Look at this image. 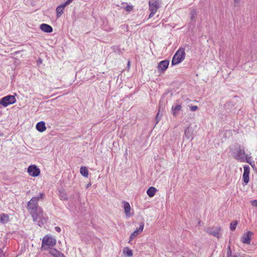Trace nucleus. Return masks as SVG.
Returning a JSON list of instances; mask_svg holds the SVG:
<instances>
[{
    "mask_svg": "<svg viewBox=\"0 0 257 257\" xmlns=\"http://www.w3.org/2000/svg\"><path fill=\"white\" fill-rule=\"evenodd\" d=\"M26 208L32 215L33 220L36 219L38 216L41 215L43 211L42 208L38 206V203L35 202L34 198H32L28 202Z\"/></svg>",
    "mask_w": 257,
    "mask_h": 257,
    "instance_id": "obj_1",
    "label": "nucleus"
},
{
    "mask_svg": "<svg viewBox=\"0 0 257 257\" xmlns=\"http://www.w3.org/2000/svg\"><path fill=\"white\" fill-rule=\"evenodd\" d=\"M233 157L240 162H244L245 150L243 146L239 144H236L234 148L232 150Z\"/></svg>",
    "mask_w": 257,
    "mask_h": 257,
    "instance_id": "obj_2",
    "label": "nucleus"
},
{
    "mask_svg": "<svg viewBox=\"0 0 257 257\" xmlns=\"http://www.w3.org/2000/svg\"><path fill=\"white\" fill-rule=\"evenodd\" d=\"M185 57V49L179 48L174 55L172 60V65H175L181 63Z\"/></svg>",
    "mask_w": 257,
    "mask_h": 257,
    "instance_id": "obj_3",
    "label": "nucleus"
},
{
    "mask_svg": "<svg viewBox=\"0 0 257 257\" xmlns=\"http://www.w3.org/2000/svg\"><path fill=\"white\" fill-rule=\"evenodd\" d=\"M56 243V240L55 238L48 236V235H46L44 236L42 240V247L44 250L48 249L51 248L50 246H53Z\"/></svg>",
    "mask_w": 257,
    "mask_h": 257,
    "instance_id": "obj_4",
    "label": "nucleus"
},
{
    "mask_svg": "<svg viewBox=\"0 0 257 257\" xmlns=\"http://www.w3.org/2000/svg\"><path fill=\"white\" fill-rule=\"evenodd\" d=\"M16 102L15 96L8 95L0 99V104L4 107H7L10 104H13Z\"/></svg>",
    "mask_w": 257,
    "mask_h": 257,
    "instance_id": "obj_5",
    "label": "nucleus"
},
{
    "mask_svg": "<svg viewBox=\"0 0 257 257\" xmlns=\"http://www.w3.org/2000/svg\"><path fill=\"white\" fill-rule=\"evenodd\" d=\"M28 173L32 176L36 177L40 174V170L37 166L31 165L28 168Z\"/></svg>",
    "mask_w": 257,
    "mask_h": 257,
    "instance_id": "obj_6",
    "label": "nucleus"
},
{
    "mask_svg": "<svg viewBox=\"0 0 257 257\" xmlns=\"http://www.w3.org/2000/svg\"><path fill=\"white\" fill-rule=\"evenodd\" d=\"M169 64V61L167 60H164L161 61L158 65L157 69L158 71L160 73H163L168 68Z\"/></svg>",
    "mask_w": 257,
    "mask_h": 257,
    "instance_id": "obj_7",
    "label": "nucleus"
},
{
    "mask_svg": "<svg viewBox=\"0 0 257 257\" xmlns=\"http://www.w3.org/2000/svg\"><path fill=\"white\" fill-rule=\"evenodd\" d=\"M253 232L250 231H247L245 233H244L241 237V241L245 244H250L251 236L253 235Z\"/></svg>",
    "mask_w": 257,
    "mask_h": 257,
    "instance_id": "obj_8",
    "label": "nucleus"
},
{
    "mask_svg": "<svg viewBox=\"0 0 257 257\" xmlns=\"http://www.w3.org/2000/svg\"><path fill=\"white\" fill-rule=\"evenodd\" d=\"M243 173L242 175L243 182L245 184H247L249 180V174L250 172V168L248 165L243 166Z\"/></svg>",
    "mask_w": 257,
    "mask_h": 257,
    "instance_id": "obj_9",
    "label": "nucleus"
},
{
    "mask_svg": "<svg viewBox=\"0 0 257 257\" xmlns=\"http://www.w3.org/2000/svg\"><path fill=\"white\" fill-rule=\"evenodd\" d=\"M149 10L150 11H154L156 13L158 9L160 8V3L159 0H152L149 1Z\"/></svg>",
    "mask_w": 257,
    "mask_h": 257,
    "instance_id": "obj_10",
    "label": "nucleus"
},
{
    "mask_svg": "<svg viewBox=\"0 0 257 257\" xmlns=\"http://www.w3.org/2000/svg\"><path fill=\"white\" fill-rule=\"evenodd\" d=\"M144 223L141 222L140 224V227L135 230L130 235V240H133L135 237H136L139 234L141 233L144 229Z\"/></svg>",
    "mask_w": 257,
    "mask_h": 257,
    "instance_id": "obj_11",
    "label": "nucleus"
},
{
    "mask_svg": "<svg viewBox=\"0 0 257 257\" xmlns=\"http://www.w3.org/2000/svg\"><path fill=\"white\" fill-rule=\"evenodd\" d=\"M34 222H38V225L42 227L46 222V218L44 216L43 211L41 213V215L38 216L37 218L35 220H33Z\"/></svg>",
    "mask_w": 257,
    "mask_h": 257,
    "instance_id": "obj_12",
    "label": "nucleus"
},
{
    "mask_svg": "<svg viewBox=\"0 0 257 257\" xmlns=\"http://www.w3.org/2000/svg\"><path fill=\"white\" fill-rule=\"evenodd\" d=\"M220 228L209 227L207 229V232L209 234L214 235V236L219 238Z\"/></svg>",
    "mask_w": 257,
    "mask_h": 257,
    "instance_id": "obj_13",
    "label": "nucleus"
},
{
    "mask_svg": "<svg viewBox=\"0 0 257 257\" xmlns=\"http://www.w3.org/2000/svg\"><path fill=\"white\" fill-rule=\"evenodd\" d=\"M194 129L192 127L189 126L187 127L184 131L185 136L187 139H192L193 135Z\"/></svg>",
    "mask_w": 257,
    "mask_h": 257,
    "instance_id": "obj_14",
    "label": "nucleus"
},
{
    "mask_svg": "<svg viewBox=\"0 0 257 257\" xmlns=\"http://www.w3.org/2000/svg\"><path fill=\"white\" fill-rule=\"evenodd\" d=\"M40 29L46 33H51L53 31L52 27L46 24H42L40 26Z\"/></svg>",
    "mask_w": 257,
    "mask_h": 257,
    "instance_id": "obj_15",
    "label": "nucleus"
},
{
    "mask_svg": "<svg viewBox=\"0 0 257 257\" xmlns=\"http://www.w3.org/2000/svg\"><path fill=\"white\" fill-rule=\"evenodd\" d=\"M49 252L54 257H65L63 253L55 248H50Z\"/></svg>",
    "mask_w": 257,
    "mask_h": 257,
    "instance_id": "obj_16",
    "label": "nucleus"
},
{
    "mask_svg": "<svg viewBox=\"0 0 257 257\" xmlns=\"http://www.w3.org/2000/svg\"><path fill=\"white\" fill-rule=\"evenodd\" d=\"M36 129L40 133L44 132L46 130L45 122L43 121L38 122L36 126Z\"/></svg>",
    "mask_w": 257,
    "mask_h": 257,
    "instance_id": "obj_17",
    "label": "nucleus"
},
{
    "mask_svg": "<svg viewBox=\"0 0 257 257\" xmlns=\"http://www.w3.org/2000/svg\"><path fill=\"white\" fill-rule=\"evenodd\" d=\"M234 106L235 103L233 101H229L224 104V107L226 110L230 112L232 111L234 109L233 107Z\"/></svg>",
    "mask_w": 257,
    "mask_h": 257,
    "instance_id": "obj_18",
    "label": "nucleus"
},
{
    "mask_svg": "<svg viewBox=\"0 0 257 257\" xmlns=\"http://www.w3.org/2000/svg\"><path fill=\"white\" fill-rule=\"evenodd\" d=\"M182 106L181 104H177L173 105L172 107V113L174 116H176L177 112L181 109Z\"/></svg>",
    "mask_w": 257,
    "mask_h": 257,
    "instance_id": "obj_19",
    "label": "nucleus"
},
{
    "mask_svg": "<svg viewBox=\"0 0 257 257\" xmlns=\"http://www.w3.org/2000/svg\"><path fill=\"white\" fill-rule=\"evenodd\" d=\"M157 191V189L156 188L154 187H150L148 189L147 193L150 197H152L155 195Z\"/></svg>",
    "mask_w": 257,
    "mask_h": 257,
    "instance_id": "obj_20",
    "label": "nucleus"
},
{
    "mask_svg": "<svg viewBox=\"0 0 257 257\" xmlns=\"http://www.w3.org/2000/svg\"><path fill=\"white\" fill-rule=\"evenodd\" d=\"M124 213L127 216H130L131 207L130 204L127 202H124Z\"/></svg>",
    "mask_w": 257,
    "mask_h": 257,
    "instance_id": "obj_21",
    "label": "nucleus"
},
{
    "mask_svg": "<svg viewBox=\"0 0 257 257\" xmlns=\"http://www.w3.org/2000/svg\"><path fill=\"white\" fill-rule=\"evenodd\" d=\"M65 7L63 4L57 7L56 8L57 17H60L63 13V10Z\"/></svg>",
    "mask_w": 257,
    "mask_h": 257,
    "instance_id": "obj_22",
    "label": "nucleus"
},
{
    "mask_svg": "<svg viewBox=\"0 0 257 257\" xmlns=\"http://www.w3.org/2000/svg\"><path fill=\"white\" fill-rule=\"evenodd\" d=\"M59 195L62 200H67L68 199L67 194L63 189L59 190Z\"/></svg>",
    "mask_w": 257,
    "mask_h": 257,
    "instance_id": "obj_23",
    "label": "nucleus"
},
{
    "mask_svg": "<svg viewBox=\"0 0 257 257\" xmlns=\"http://www.w3.org/2000/svg\"><path fill=\"white\" fill-rule=\"evenodd\" d=\"M80 174L84 177H88V171L86 167H81L80 169Z\"/></svg>",
    "mask_w": 257,
    "mask_h": 257,
    "instance_id": "obj_24",
    "label": "nucleus"
},
{
    "mask_svg": "<svg viewBox=\"0 0 257 257\" xmlns=\"http://www.w3.org/2000/svg\"><path fill=\"white\" fill-rule=\"evenodd\" d=\"M45 194L44 193H39L37 196L33 197L35 199V202L38 203L40 200H43L45 198Z\"/></svg>",
    "mask_w": 257,
    "mask_h": 257,
    "instance_id": "obj_25",
    "label": "nucleus"
},
{
    "mask_svg": "<svg viewBox=\"0 0 257 257\" xmlns=\"http://www.w3.org/2000/svg\"><path fill=\"white\" fill-rule=\"evenodd\" d=\"M9 221V216L7 214H1L0 215V222L2 223H6Z\"/></svg>",
    "mask_w": 257,
    "mask_h": 257,
    "instance_id": "obj_26",
    "label": "nucleus"
},
{
    "mask_svg": "<svg viewBox=\"0 0 257 257\" xmlns=\"http://www.w3.org/2000/svg\"><path fill=\"white\" fill-rule=\"evenodd\" d=\"M123 252L125 253L127 257H131L133 255L132 250L128 247H125Z\"/></svg>",
    "mask_w": 257,
    "mask_h": 257,
    "instance_id": "obj_27",
    "label": "nucleus"
},
{
    "mask_svg": "<svg viewBox=\"0 0 257 257\" xmlns=\"http://www.w3.org/2000/svg\"><path fill=\"white\" fill-rule=\"evenodd\" d=\"M197 15V11L196 10L193 9L191 10L190 11V19L192 21H194L195 17Z\"/></svg>",
    "mask_w": 257,
    "mask_h": 257,
    "instance_id": "obj_28",
    "label": "nucleus"
},
{
    "mask_svg": "<svg viewBox=\"0 0 257 257\" xmlns=\"http://www.w3.org/2000/svg\"><path fill=\"white\" fill-rule=\"evenodd\" d=\"M238 223L237 221L234 220L232 222H231L230 224V228L231 230L233 231L235 229L236 226Z\"/></svg>",
    "mask_w": 257,
    "mask_h": 257,
    "instance_id": "obj_29",
    "label": "nucleus"
},
{
    "mask_svg": "<svg viewBox=\"0 0 257 257\" xmlns=\"http://www.w3.org/2000/svg\"><path fill=\"white\" fill-rule=\"evenodd\" d=\"M250 160L251 157H248L247 155L245 154L244 157V162L248 163V164L252 166L251 161Z\"/></svg>",
    "mask_w": 257,
    "mask_h": 257,
    "instance_id": "obj_30",
    "label": "nucleus"
},
{
    "mask_svg": "<svg viewBox=\"0 0 257 257\" xmlns=\"http://www.w3.org/2000/svg\"><path fill=\"white\" fill-rule=\"evenodd\" d=\"M124 9L128 12H131L133 10V7L132 6L126 5L124 8Z\"/></svg>",
    "mask_w": 257,
    "mask_h": 257,
    "instance_id": "obj_31",
    "label": "nucleus"
},
{
    "mask_svg": "<svg viewBox=\"0 0 257 257\" xmlns=\"http://www.w3.org/2000/svg\"><path fill=\"white\" fill-rule=\"evenodd\" d=\"M159 111H158L156 116V118H155V119H156V124L158 123L159 122V121H160V118H161V116H159Z\"/></svg>",
    "mask_w": 257,
    "mask_h": 257,
    "instance_id": "obj_32",
    "label": "nucleus"
},
{
    "mask_svg": "<svg viewBox=\"0 0 257 257\" xmlns=\"http://www.w3.org/2000/svg\"><path fill=\"white\" fill-rule=\"evenodd\" d=\"M198 107L196 105L191 106L190 107V109L192 111H195L198 109Z\"/></svg>",
    "mask_w": 257,
    "mask_h": 257,
    "instance_id": "obj_33",
    "label": "nucleus"
},
{
    "mask_svg": "<svg viewBox=\"0 0 257 257\" xmlns=\"http://www.w3.org/2000/svg\"><path fill=\"white\" fill-rule=\"evenodd\" d=\"M151 11V13L150 14L149 16V18L148 19H150L152 17H153V16L154 15V14L156 13V12H155V10L154 11L153 10V11Z\"/></svg>",
    "mask_w": 257,
    "mask_h": 257,
    "instance_id": "obj_34",
    "label": "nucleus"
},
{
    "mask_svg": "<svg viewBox=\"0 0 257 257\" xmlns=\"http://www.w3.org/2000/svg\"><path fill=\"white\" fill-rule=\"evenodd\" d=\"M73 0H67L63 5L65 7L70 4Z\"/></svg>",
    "mask_w": 257,
    "mask_h": 257,
    "instance_id": "obj_35",
    "label": "nucleus"
},
{
    "mask_svg": "<svg viewBox=\"0 0 257 257\" xmlns=\"http://www.w3.org/2000/svg\"><path fill=\"white\" fill-rule=\"evenodd\" d=\"M251 205L253 206L257 207V200H254L251 201Z\"/></svg>",
    "mask_w": 257,
    "mask_h": 257,
    "instance_id": "obj_36",
    "label": "nucleus"
},
{
    "mask_svg": "<svg viewBox=\"0 0 257 257\" xmlns=\"http://www.w3.org/2000/svg\"><path fill=\"white\" fill-rule=\"evenodd\" d=\"M239 2V0H234V6L236 7Z\"/></svg>",
    "mask_w": 257,
    "mask_h": 257,
    "instance_id": "obj_37",
    "label": "nucleus"
},
{
    "mask_svg": "<svg viewBox=\"0 0 257 257\" xmlns=\"http://www.w3.org/2000/svg\"><path fill=\"white\" fill-rule=\"evenodd\" d=\"M55 230H56V231H57V232H60V231H61V228H60V227H59V226H56V227H55Z\"/></svg>",
    "mask_w": 257,
    "mask_h": 257,
    "instance_id": "obj_38",
    "label": "nucleus"
},
{
    "mask_svg": "<svg viewBox=\"0 0 257 257\" xmlns=\"http://www.w3.org/2000/svg\"><path fill=\"white\" fill-rule=\"evenodd\" d=\"M42 60L41 58H39L38 59V60L37 61V63L38 64L42 63Z\"/></svg>",
    "mask_w": 257,
    "mask_h": 257,
    "instance_id": "obj_39",
    "label": "nucleus"
},
{
    "mask_svg": "<svg viewBox=\"0 0 257 257\" xmlns=\"http://www.w3.org/2000/svg\"><path fill=\"white\" fill-rule=\"evenodd\" d=\"M3 254V250L0 249V257Z\"/></svg>",
    "mask_w": 257,
    "mask_h": 257,
    "instance_id": "obj_40",
    "label": "nucleus"
},
{
    "mask_svg": "<svg viewBox=\"0 0 257 257\" xmlns=\"http://www.w3.org/2000/svg\"><path fill=\"white\" fill-rule=\"evenodd\" d=\"M131 64V61H128L127 62V66L129 67Z\"/></svg>",
    "mask_w": 257,
    "mask_h": 257,
    "instance_id": "obj_41",
    "label": "nucleus"
}]
</instances>
